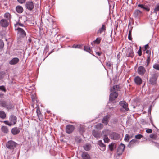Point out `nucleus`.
<instances>
[{
  "instance_id": "52",
  "label": "nucleus",
  "mask_w": 159,
  "mask_h": 159,
  "mask_svg": "<svg viewBox=\"0 0 159 159\" xmlns=\"http://www.w3.org/2000/svg\"><path fill=\"white\" fill-rule=\"evenodd\" d=\"M138 53L139 56H141L142 55L141 47H140V48L138 51Z\"/></svg>"
},
{
  "instance_id": "59",
  "label": "nucleus",
  "mask_w": 159,
  "mask_h": 159,
  "mask_svg": "<svg viewBox=\"0 0 159 159\" xmlns=\"http://www.w3.org/2000/svg\"><path fill=\"white\" fill-rule=\"evenodd\" d=\"M28 42L29 43H30L31 41V39L30 38H29L28 39Z\"/></svg>"
},
{
  "instance_id": "12",
  "label": "nucleus",
  "mask_w": 159,
  "mask_h": 159,
  "mask_svg": "<svg viewBox=\"0 0 159 159\" xmlns=\"http://www.w3.org/2000/svg\"><path fill=\"white\" fill-rule=\"evenodd\" d=\"M157 77L155 75L153 76L152 77L150 78L149 81L150 84L152 85H155L157 83Z\"/></svg>"
},
{
  "instance_id": "53",
  "label": "nucleus",
  "mask_w": 159,
  "mask_h": 159,
  "mask_svg": "<svg viewBox=\"0 0 159 159\" xmlns=\"http://www.w3.org/2000/svg\"><path fill=\"white\" fill-rule=\"evenodd\" d=\"M106 65L107 66L110 67L111 65V64L110 61H107L106 63Z\"/></svg>"
},
{
  "instance_id": "23",
  "label": "nucleus",
  "mask_w": 159,
  "mask_h": 159,
  "mask_svg": "<svg viewBox=\"0 0 159 159\" xmlns=\"http://www.w3.org/2000/svg\"><path fill=\"white\" fill-rule=\"evenodd\" d=\"M16 10L18 13H20L23 11V9L22 7L17 6L16 7Z\"/></svg>"
},
{
  "instance_id": "43",
  "label": "nucleus",
  "mask_w": 159,
  "mask_h": 159,
  "mask_svg": "<svg viewBox=\"0 0 159 159\" xmlns=\"http://www.w3.org/2000/svg\"><path fill=\"white\" fill-rule=\"evenodd\" d=\"M36 112L37 113V115L39 117L41 116V113L40 112V110L38 108L37 109Z\"/></svg>"
},
{
  "instance_id": "8",
  "label": "nucleus",
  "mask_w": 159,
  "mask_h": 159,
  "mask_svg": "<svg viewBox=\"0 0 159 159\" xmlns=\"http://www.w3.org/2000/svg\"><path fill=\"white\" fill-rule=\"evenodd\" d=\"M118 96V93L116 91H114L110 94L109 96V100L113 101Z\"/></svg>"
},
{
  "instance_id": "11",
  "label": "nucleus",
  "mask_w": 159,
  "mask_h": 159,
  "mask_svg": "<svg viewBox=\"0 0 159 159\" xmlns=\"http://www.w3.org/2000/svg\"><path fill=\"white\" fill-rule=\"evenodd\" d=\"M9 119L10 121L12 124V125L16 124L17 118L16 116L14 115H11L10 116Z\"/></svg>"
},
{
  "instance_id": "24",
  "label": "nucleus",
  "mask_w": 159,
  "mask_h": 159,
  "mask_svg": "<svg viewBox=\"0 0 159 159\" xmlns=\"http://www.w3.org/2000/svg\"><path fill=\"white\" fill-rule=\"evenodd\" d=\"M109 118V117L108 116H105L102 120V122L104 124L107 125L108 123V120Z\"/></svg>"
},
{
  "instance_id": "35",
  "label": "nucleus",
  "mask_w": 159,
  "mask_h": 159,
  "mask_svg": "<svg viewBox=\"0 0 159 159\" xmlns=\"http://www.w3.org/2000/svg\"><path fill=\"white\" fill-rule=\"evenodd\" d=\"M84 149L86 151H88L90 148V145L89 144H86L84 146Z\"/></svg>"
},
{
  "instance_id": "50",
  "label": "nucleus",
  "mask_w": 159,
  "mask_h": 159,
  "mask_svg": "<svg viewBox=\"0 0 159 159\" xmlns=\"http://www.w3.org/2000/svg\"><path fill=\"white\" fill-rule=\"evenodd\" d=\"M0 89L4 91V92L6 91V89L5 87L3 86H0Z\"/></svg>"
},
{
  "instance_id": "30",
  "label": "nucleus",
  "mask_w": 159,
  "mask_h": 159,
  "mask_svg": "<svg viewBox=\"0 0 159 159\" xmlns=\"http://www.w3.org/2000/svg\"><path fill=\"white\" fill-rule=\"evenodd\" d=\"M101 38H97L96 39L93 41V42L91 44H93V43H97L98 44H99L101 42Z\"/></svg>"
},
{
  "instance_id": "31",
  "label": "nucleus",
  "mask_w": 159,
  "mask_h": 159,
  "mask_svg": "<svg viewBox=\"0 0 159 159\" xmlns=\"http://www.w3.org/2000/svg\"><path fill=\"white\" fill-rule=\"evenodd\" d=\"M4 17L7 20H10L11 17L10 13L8 12L5 13L4 15Z\"/></svg>"
},
{
  "instance_id": "7",
  "label": "nucleus",
  "mask_w": 159,
  "mask_h": 159,
  "mask_svg": "<svg viewBox=\"0 0 159 159\" xmlns=\"http://www.w3.org/2000/svg\"><path fill=\"white\" fill-rule=\"evenodd\" d=\"M110 137L112 139L118 140L120 138V135L117 133L113 132L111 134Z\"/></svg>"
},
{
  "instance_id": "48",
  "label": "nucleus",
  "mask_w": 159,
  "mask_h": 159,
  "mask_svg": "<svg viewBox=\"0 0 159 159\" xmlns=\"http://www.w3.org/2000/svg\"><path fill=\"white\" fill-rule=\"evenodd\" d=\"M142 136L140 134H138V135H136L135 136V138L136 139H140L141 138H142Z\"/></svg>"
},
{
  "instance_id": "46",
  "label": "nucleus",
  "mask_w": 159,
  "mask_h": 159,
  "mask_svg": "<svg viewBox=\"0 0 159 159\" xmlns=\"http://www.w3.org/2000/svg\"><path fill=\"white\" fill-rule=\"evenodd\" d=\"M4 46V44L2 40H0V48H2Z\"/></svg>"
},
{
  "instance_id": "58",
  "label": "nucleus",
  "mask_w": 159,
  "mask_h": 159,
  "mask_svg": "<svg viewBox=\"0 0 159 159\" xmlns=\"http://www.w3.org/2000/svg\"><path fill=\"white\" fill-rule=\"evenodd\" d=\"M151 111V106H150L148 109V112L149 113H150Z\"/></svg>"
},
{
  "instance_id": "26",
  "label": "nucleus",
  "mask_w": 159,
  "mask_h": 159,
  "mask_svg": "<svg viewBox=\"0 0 159 159\" xmlns=\"http://www.w3.org/2000/svg\"><path fill=\"white\" fill-rule=\"evenodd\" d=\"M7 103L5 101H1L0 105L1 106L6 108Z\"/></svg>"
},
{
  "instance_id": "15",
  "label": "nucleus",
  "mask_w": 159,
  "mask_h": 159,
  "mask_svg": "<svg viewBox=\"0 0 159 159\" xmlns=\"http://www.w3.org/2000/svg\"><path fill=\"white\" fill-rule=\"evenodd\" d=\"M26 5L27 8L30 10H32L34 8L33 4L32 2H27Z\"/></svg>"
},
{
  "instance_id": "62",
  "label": "nucleus",
  "mask_w": 159,
  "mask_h": 159,
  "mask_svg": "<svg viewBox=\"0 0 159 159\" xmlns=\"http://www.w3.org/2000/svg\"><path fill=\"white\" fill-rule=\"evenodd\" d=\"M78 45H77L76 46H75V47H74L75 48H79V47H78Z\"/></svg>"
},
{
  "instance_id": "28",
  "label": "nucleus",
  "mask_w": 159,
  "mask_h": 159,
  "mask_svg": "<svg viewBox=\"0 0 159 159\" xmlns=\"http://www.w3.org/2000/svg\"><path fill=\"white\" fill-rule=\"evenodd\" d=\"M159 11V3L157 4L154 9V13L157 14V12Z\"/></svg>"
},
{
  "instance_id": "42",
  "label": "nucleus",
  "mask_w": 159,
  "mask_h": 159,
  "mask_svg": "<svg viewBox=\"0 0 159 159\" xmlns=\"http://www.w3.org/2000/svg\"><path fill=\"white\" fill-rule=\"evenodd\" d=\"M129 135L128 134H126L124 140L125 141L128 142L129 140Z\"/></svg>"
},
{
  "instance_id": "39",
  "label": "nucleus",
  "mask_w": 159,
  "mask_h": 159,
  "mask_svg": "<svg viewBox=\"0 0 159 159\" xmlns=\"http://www.w3.org/2000/svg\"><path fill=\"white\" fill-rule=\"evenodd\" d=\"M84 50L89 53H90L91 51L90 47L88 46H84Z\"/></svg>"
},
{
  "instance_id": "10",
  "label": "nucleus",
  "mask_w": 159,
  "mask_h": 159,
  "mask_svg": "<svg viewBox=\"0 0 159 159\" xmlns=\"http://www.w3.org/2000/svg\"><path fill=\"white\" fill-rule=\"evenodd\" d=\"M98 144L99 146L100 150L102 151H104L106 149V146L102 142L101 140L98 141Z\"/></svg>"
},
{
  "instance_id": "63",
  "label": "nucleus",
  "mask_w": 159,
  "mask_h": 159,
  "mask_svg": "<svg viewBox=\"0 0 159 159\" xmlns=\"http://www.w3.org/2000/svg\"><path fill=\"white\" fill-rule=\"evenodd\" d=\"M84 131V130H82V132H83Z\"/></svg>"
},
{
  "instance_id": "55",
  "label": "nucleus",
  "mask_w": 159,
  "mask_h": 159,
  "mask_svg": "<svg viewBox=\"0 0 159 159\" xmlns=\"http://www.w3.org/2000/svg\"><path fill=\"white\" fill-rule=\"evenodd\" d=\"M144 6V5L143 4H138V7L142 8L143 9Z\"/></svg>"
},
{
  "instance_id": "16",
  "label": "nucleus",
  "mask_w": 159,
  "mask_h": 159,
  "mask_svg": "<svg viewBox=\"0 0 159 159\" xmlns=\"http://www.w3.org/2000/svg\"><path fill=\"white\" fill-rule=\"evenodd\" d=\"M19 61V59L17 57H15L12 59L10 61L9 64L11 65H15Z\"/></svg>"
},
{
  "instance_id": "21",
  "label": "nucleus",
  "mask_w": 159,
  "mask_h": 159,
  "mask_svg": "<svg viewBox=\"0 0 159 159\" xmlns=\"http://www.w3.org/2000/svg\"><path fill=\"white\" fill-rule=\"evenodd\" d=\"M1 129L2 131L5 133H7L9 131L7 127L6 126H2Z\"/></svg>"
},
{
  "instance_id": "18",
  "label": "nucleus",
  "mask_w": 159,
  "mask_h": 159,
  "mask_svg": "<svg viewBox=\"0 0 159 159\" xmlns=\"http://www.w3.org/2000/svg\"><path fill=\"white\" fill-rule=\"evenodd\" d=\"M20 132L19 128L17 127H15L11 129V133L13 135H16Z\"/></svg>"
},
{
  "instance_id": "17",
  "label": "nucleus",
  "mask_w": 159,
  "mask_h": 159,
  "mask_svg": "<svg viewBox=\"0 0 159 159\" xmlns=\"http://www.w3.org/2000/svg\"><path fill=\"white\" fill-rule=\"evenodd\" d=\"M0 24L3 27H6L8 26V22L7 20L4 19H2L0 21Z\"/></svg>"
},
{
  "instance_id": "6",
  "label": "nucleus",
  "mask_w": 159,
  "mask_h": 159,
  "mask_svg": "<svg viewBox=\"0 0 159 159\" xmlns=\"http://www.w3.org/2000/svg\"><path fill=\"white\" fill-rule=\"evenodd\" d=\"M74 129V127L72 125H68L66 127V133L68 134H70L72 133Z\"/></svg>"
},
{
  "instance_id": "60",
  "label": "nucleus",
  "mask_w": 159,
  "mask_h": 159,
  "mask_svg": "<svg viewBox=\"0 0 159 159\" xmlns=\"http://www.w3.org/2000/svg\"><path fill=\"white\" fill-rule=\"evenodd\" d=\"M101 53L99 52H97L96 54L99 56H100L101 54Z\"/></svg>"
},
{
  "instance_id": "56",
  "label": "nucleus",
  "mask_w": 159,
  "mask_h": 159,
  "mask_svg": "<svg viewBox=\"0 0 159 159\" xmlns=\"http://www.w3.org/2000/svg\"><path fill=\"white\" fill-rule=\"evenodd\" d=\"M19 3H24L25 0H17Z\"/></svg>"
},
{
  "instance_id": "34",
  "label": "nucleus",
  "mask_w": 159,
  "mask_h": 159,
  "mask_svg": "<svg viewBox=\"0 0 159 159\" xmlns=\"http://www.w3.org/2000/svg\"><path fill=\"white\" fill-rule=\"evenodd\" d=\"M105 30V26L104 25H102V27L100 28L99 30H98V33H101L103 31Z\"/></svg>"
},
{
  "instance_id": "9",
  "label": "nucleus",
  "mask_w": 159,
  "mask_h": 159,
  "mask_svg": "<svg viewBox=\"0 0 159 159\" xmlns=\"http://www.w3.org/2000/svg\"><path fill=\"white\" fill-rule=\"evenodd\" d=\"M142 15V12L138 10H135L134 12V16L136 18H139Z\"/></svg>"
},
{
  "instance_id": "36",
  "label": "nucleus",
  "mask_w": 159,
  "mask_h": 159,
  "mask_svg": "<svg viewBox=\"0 0 159 159\" xmlns=\"http://www.w3.org/2000/svg\"><path fill=\"white\" fill-rule=\"evenodd\" d=\"M5 74L6 73L5 71H1L0 72V79H3L4 77Z\"/></svg>"
},
{
  "instance_id": "27",
  "label": "nucleus",
  "mask_w": 159,
  "mask_h": 159,
  "mask_svg": "<svg viewBox=\"0 0 159 159\" xmlns=\"http://www.w3.org/2000/svg\"><path fill=\"white\" fill-rule=\"evenodd\" d=\"M119 89V88L118 86L117 85H114L112 89H111L110 90L111 91H118Z\"/></svg>"
},
{
  "instance_id": "14",
  "label": "nucleus",
  "mask_w": 159,
  "mask_h": 159,
  "mask_svg": "<svg viewBox=\"0 0 159 159\" xmlns=\"http://www.w3.org/2000/svg\"><path fill=\"white\" fill-rule=\"evenodd\" d=\"M134 81L135 83L138 85H140L142 82L141 79L139 76H136L134 79Z\"/></svg>"
},
{
  "instance_id": "25",
  "label": "nucleus",
  "mask_w": 159,
  "mask_h": 159,
  "mask_svg": "<svg viewBox=\"0 0 159 159\" xmlns=\"http://www.w3.org/2000/svg\"><path fill=\"white\" fill-rule=\"evenodd\" d=\"M6 117L5 113L2 111H0V117L2 119H5Z\"/></svg>"
},
{
  "instance_id": "45",
  "label": "nucleus",
  "mask_w": 159,
  "mask_h": 159,
  "mask_svg": "<svg viewBox=\"0 0 159 159\" xmlns=\"http://www.w3.org/2000/svg\"><path fill=\"white\" fill-rule=\"evenodd\" d=\"M150 137L152 139H155L157 138V136L155 134H151L150 135Z\"/></svg>"
},
{
  "instance_id": "22",
  "label": "nucleus",
  "mask_w": 159,
  "mask_h": 159,
  "mask_svg": "<svg viewBox=\"0 0 159 159\" xmlns=\"http://www.w3.org/2000/svg\"><path fill=\"white\" fill-rule=\"evenodd\" d=\"M14 107V106L11 103H7L5 108H6L8 111H9V110L12 109Z\"/></svg>"
},
{
  "instance_id": "51",
  "label": "nucleus",
  "mask_w": 159,
  "mask_h": 159,
  "mask_svg": "<svg viewBox=\"0 0 159 159\" xmlns=\"http://www.w3.org/2000/svg\"><path fill=\"white\" fill-rule=\"evenodd\" d=\"M109 147L110 150L112 151L113 150V145L112 144H111L109 145Z\"/></svg>"
},
{
  "instance_id": "61",
  "label": "nucleus",
  "mask_w": 159,
  "mask_h": 159,
  "mask_svg": "<svg viewBox=\"0 0 159 159\" xmlns=\"http://www.w3.org/2000/svg\"><path fill=\"white\" fill-rule=\"evenodd\" d=\"M146 53H147V54H148L149 53V50H148V49H147V50H146Z\"/></svg>"
},
{
  "instance_id": "40",
  "label": "nucleus",
  "mask_w": 159,
  "mask_h": 159,
  "mask_svg": "<svg viewBox=\"0 0 159 159\" xmlns=\"http://www.w3.org/2000/svg\"><path fill=\"white\" fill-rule=\"evenodd\" d=\"M3 122L5 124L9 126L12 125V124L10 121L9 122L8 121L5 120L3 121Z\"/></svg>"
},
{
  "instance_id": "19",
  "label": "nucleus",
  "mask_w": 159,
  "mask_h": 159,
  "mask_svg": "<svg viewBox=\"0 0 159 159\" xmlns=\"http://www.w3.org/2000/svg\"><path fill=\"white\" fill-rule=\"evenodd\" d=\"M82 157L83 159H90L89 155L86 152H84L82 154Z\"/></svg>"
},
{
  "instance_id": "3",
  "label": "nucleus",
  "mask_w": 159,
  "mask_h": 159,
  "mask_svg": "<svg viewBox=\"0 0 159 159\" xmlns=\"http://www.w3.org/2000/svg\"><path fill=\"white\" fill-rule=\"evenodd\" d=\"M16 143L15 142L10 140L8 142L6 146L7 148L11 149H14L16 147Z\"/></svg>"
},
{
  "instance_id": "38",
  "label": "nucleus",
  "mask_w": 159,
  "mask_h": 159,
  "mask_svg": "<svg viewBox=\"0 0 159 159\" xmlns=\"http://www.w3.org/2000/svg\"><path fill=\"white\" fill-rule=\"evenodd\" d=\"M103 134L104 135H107V136L110 133V131L108 130H105L103 131Z\"/></svg>"
},
{
  "instance_id": "49",
  "label": "nucleus",
  "mask_w": 159,
  "mask_h": 159,
  "mask_svg": "<svg viewBox=\"0 0 159 159\" xmlns=\"http://www.w3.org/2000/svg\"><path fill=\"white\" fill-rule=\"evenodd\" d=\"M143 9L146 10L148 11H149L150 10L149 7L148 6L145 5L144 6Z\"/></svg>"
},
{
  "instance_id": "41",
  "label": "nucleus",
  "mask_w": 159,
  "mask_h": 159,
  "mask_svg": "<svg viewBox=\"0 0 159 159\" xmlns=\"http://www.w3.org/2000/svg\"><path fill=\"white\" fill-rule=\"evenodd\" d=\"M153 67L155 69L159 70V64H155L153 66Z\"/></svg>"
},
{
  "instance_id": "57",
  "label": "nucleus",
  "mask_w": 159,
  "mask_h": 159,
  "mask_svg": "<svg viewBox=\"0 0 159 159\" xmlns=\"http://www.w3.org/2000/svg\"><path fill=\"white\" fill-rule=\"evenodd\" d=\"M149 47L148 44H146L144 47L145 50H146L149 49Z\"/></svg>"
},
{
  "instance_id": "33",
  "label": "nucleus",
  "mask_w": 159,
  "mask_h": 159,
  "mask_svg": "<svg viewBox=\"0 0 159 159\" xmlns=\"http://www.w3.org/2000/svg\"><path fill=\"white\" fill-rule=\"evenodd\" d=\"M103 140L105 143H108L110 139L107 135H104L103 137Z\"/></svg>"
},
{
  "instance_id": "1",
  "label": "nucleus",
  "mask_w": 159,
  "mask_h": 159,
  "mask_svg": "<svg viewBox=\"0 0 159 159\" xmlns=\"http://www.w3.org/2000/svg\"><path fill=\"white\" fill-rule=\"evenodd\" d=\"M27 20L26 17L25 16H22L20 17L18 22L15 24V26H19L21 27L24 26V25Z\"/></svg>"
},
{
  "instance_id": "37",
  "label": "nucleus",
  "mask_w": 159,
  "mask_h": 159,
  "mask_svg": "<svg viewBox=\"0 0 159 159\" xmlns=\"http://www.w3.org/2000/svg\"><path fill=\"white\" fill-rule=\"evenodd\" d=\"M103 127V125L101 124V123H99L97 125H96V128L98 129H100L102 128Z\"/></svg>"
},
{
  "instance_id": "54",
  "label": "nucleus",
  "mask_w": 159,
  "mask_h": 159,
  "mask_svg": "<svg viewBox=\"0 0 159 159\" xmlns=\"http://www.w3.org/2000/svg\"><path fill=\"white\" fill-rule=\"evenodd\" d=\"M146 132L147 133H151L152 132V130L150 129H148L146 130Z\"/></svg>"
},
{
  "instance_id": "29",
  "label": "nucleus",
  "mask_w": 159,
  "mask_h": 159,
  "mask_svg": "<svg viewBox=\"0 0 159 159\" xmlns=\"http://www.w3.org/2000/svg\"><path fill=\"white\" fill-rule=\"evenodd\" d=\"M127 51L129 53L127 54L128 56L132 57L134 56L133 50L131 49H129Z\"/></svg>"
},
{
  "instance_id": "32",
  "label": "nucleus",
  "mask_w": 159,
  "mask_h": 159,
  "mask_svg": "<svg viewBox=\"0 0 159 159\" xmlns=\"http://www.w3.org/2000/svg\"><path fill=\"white\" fill-rule=\"evenodd\" d=\"M137 142V141L136 139H133L130 142L129 144V148H131V145L134 143H136Z\"/></svg>"
},
{
  "instance_id": "47",
  "label": "nucleus",
  "mask_w": 159,
  "mask_h": 159,
  "mask_svg": "<svg viewBox=\"0 0 159 159\" xmlns=\"http://www.w3.org/2000/svg\"><path fill=\"white\" fill-rule=\"evenodd\" d=\"M128 38L129 40H131L132 39L131 31V30L129 31Z\"/></svg>"
},
{
  "instance_id": "4",
  "label": "nucleus",
  "mask_w": 159,
  "mask_h": 159,
  "mask_svg": "<svg viewBox=\"0 0 159 159\" xmlns=\"http://www.w3.org/2000/svg\"><path fill=\"white\" fill-rule=\"evenodd\" d=\"M125 148V146L124 144L123 143H121L119 146L117 150L118 155H121L124 151Z\"/></svg>"
},
{
  "instance_id": "13",
  "label": "nucleus",
  "mask_w": 159,
  "mask_h": 159,
  "mask_svg": "<svg viewBox=\"0 0 159 159\" xmlns=\"http://www.w3.org/2000/svg\"><path fill=\"white\" fill-rule=\"evenodd\" d=\"M120 104L123 108L125 109L126 111L128 110L129 109L127 107L128 105L125 101H120Z\"/></svg>"
},
{
  "instance_id": "5",
  "label": "nucleus",
  "mask_w": 159,
  "mask_h": 159,
  "mask_svg": "<svg viewBox=\"0 0 159 159\" xmlns=\"http://www.w3.org/2000/svg\"><path fill=\"white\" fill-rule=\"evenodd\" d=\"M137 71L138 74L139 75H142L145 73L146 70L143 66H141L138 67Z\"/></svg>"
},
{
  "instance_id": "20",
  "label": "nucleus",
  "mask_w": 159,
  "mask_h": 159,
  "mask_svg": "<svg viewBox=\"0 0 159 159\" xmlns=\"http://www.w3.org/2000/svg\"><path fill=\"white\" fill-rule=\"evenodd\" d=\"M92 134L93 136L96 138H99L101 137L100 133L94 130L93 131Z\"/></svg>"
},
{
  "instance_id": "44",
  "label": "nucleus",
  "mask_w": 159,
  "mask_h": 159,
  "mask_svg": "<svg viewBox=\"0 0 159 159\" xmlns=\"http://www.w3.org/2000/svg\"><path fill=\"white\" fill-rule=\"evenodd\" d=\"M150 55L148 54V55L147 59L146 60V62L147 63V64L146 65V66H148L149 63L150 62Z\"/></svg>"
},
{
  "instance_id": "2",
  "label": "nucleus",
  "mask_w": 159,
  "mask_h": 159,
  "mask_svg": "<svg viewBox=\"0 0 159 159\" xmlns=\"http://www.w3.org/2000/svg\"><path fill=\"white\" fill-rule=\"evenodd\" d=\"M15 30L18 31V35L21 37H24L26 36V34L24 30L19 26H15Z\"/></svg>"
}]
</instances>
